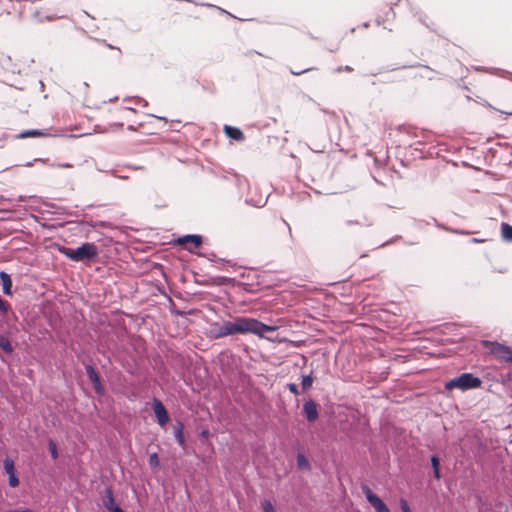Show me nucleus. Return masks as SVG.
Listing matches in <instances>:
<instances>
[{"label": "nucleus", "mask_w": 512, "mask_h": 512, "mask_svg": "<svg viewBox=\"0 0 512 512\" xmlns=\"http://www.w3.org/2000/svg\"><path fill=\"white\" fill-rule=\"evenodd\" d=\"M355 31H356L355 27H351L350 30H349V32H351V33H354Z\"/></svg>", "instance_id": "obj_38"}, {"label": "nucleus", "mask_w": 512, "mask_h": 512, "mask_svg": "<svg viewBox=\"0 0 512 512\" xmlns=\"http://www.w3.org/2000/svg\"><path fill=\"white\" fill-rule=\"evenodd\" d=\"M19 484V480L17 478V476L14 474V475H9V485L11 487H16L18 486Z\"/></svg>", "instance_id": "obj_25"}, {"label": "nucleus", "mask_w": 512, "mask_h": 512, "mask_svg": "<svg viewBox=\"0 0 512 512\" xmlns=\"http://www.w3.org/2000/svg\"><path fill=\"white\" fill-rule=\"evenodd\" d=\"M33 18L39 22L42 23L44 21H53L55 19H58L59 16L53 13H46L42 11H35L33 14Z\"/></svg>", "instance_id": "obj_11"}, {"label": "nucleus", "mask_w": 512, "mask_h": 512, "mask_svg": "<svg viewBox=\"0 0 512 512\" xmlns=\"http://www.w3.org/2000/svg\"><path fill=\"white\" fill-rule=\"evenodd\" d=\"M4 469H5V472L8 475H14L15 474L14 463H13V461L11 459H6L4 461Z\"/></svg>", "instance_id": "obj_20"}, {"label": "nucleus", "mask_w": 512, "mask_h": 512, "mask_svg": "<svg viewBox=\"0 0 512 512\" xmlns=\"http://www.w3.org/2000/svg\"><path fill=\"white\" fill-rule=\"evenodd\" d=\"M473 241H474V242H479L480 240H479V238H476V239H474Z\"/></svg>", "instance_id": "obj_42"}, {"label": "nucleus", "mask_w": 512, "mask_h": 512, "mask_svg": "<svg viewBox=\"0 0 512 512\" xmlns=\"http://www.w3.org/2000/svg\"><path fill=\"white\" fill-rule=\"evenodd\" d=\"M370 27V22L368 21H365L361 24V26H358V28H369Z\"/></svg>", "instance_id": "obj_33"}, {"label": "nucleus", "mask_w": 512, "mask_h": 512, "mask_svg": "<svg viewBox=\"0 0 512 512\" xmlns=\"http://www.w3.org/2000/svg\"><path fill=\"white\" fill-rule=\"evenodd\" d=\"M49 450H50L52 458L56 459L58 457V452H57L56 445L53 441H49Z\"/></svg>", "instance_id": "obj_24"}, {"label": "nucleus", "mask_w": 512, "mask_h": 512, "mask_svg": "<svg viewBox=\"0 0 512 512\" xmlns=\"http://www.w3.org/2000/svg\"><path fill=\"white\" fill-rule=\"evenodd\" d=\"M375 24H376V25H379V24H380V20H379L378 18L375 20Z\"/></svg>", "instance_id": "obj_41"}, {"label": "nucleus", "mask_w": 512, "mask_h": 512, "mask_svg": "<svg viewBox=\"0 0 512 512\" xmlns=\"http://www.w3.org/2000/svg\"><path fill=\"white\" fill-rule=\"evenodd\" d=\"M302 388L303 390H308L312 387L313 377L312 375H306L302 377Z\"/></svg>", "instance_id": "obj_19"}, {"label": "nucleus", "mask_w": 512, "mask_h": 512, "mask_svg": "<svg viewBox=\"0 0 512 512\" xmlns=\"http://www.w3.org/2000/svg\"><path fill=\"white\" fill-rule=\"evenodd\" d=\"M263 512H275L274 506L270 500H264L261 504Z\"/></svg>", "instance_id": "obj_21"}, {"label": "nucleus", "mask_w": 512, "mask_h": 512, "mask_svg": "<svg viewBox=\"0 0 512 512\" xmlns=\"http://www.w3.org/2000/svg\"><path fill=\"white\" fill-rule=\"evenodd\" d=\"M483 344L497 359L512 362V349L510 347L490 341H484Z\"/></svg>", "instance_id": "obj_4"}, {"label": "nucleus", "mask_w": 512, "mask_h": 512, "mask_svg": "<svg viewBox=\"0 0 512 512\" xmlns=\"http://www.w3.org/2000/svg\"><path fill=\"white\" fill-rule=\"evenodd\" d=\"M297 466L299 469L308 470L310 469V463L303 454L297 456Z\"/></svg>", "instance_id": "obj_16"}, {"label": "nucleus", "mask_w": 512, "mask_h": 512, "mask_svg": "<svg viewBox=\"0 0 512 512\" xmlns=\"http://www.w3.org/2000/svg\"><path fill=\"white\" fill-rule=\"evenodd\" d=\"M400 507H401L402 512H411L407 501L404 499L400 500Z\"/></svg>", "instance_id": "obj_28"}, {"label": "nucleus", "mask_w": 512, "mask_h": 512, "mask_svg": "<svg viewBox=\"0 0 512 512\" xmlns=\"http://www.w3.org/2000/svg\"><path fill=\"white\" fill-rule=\"evenodd\" d=\"M344 70H345V71H351L352 69H351L349 66H346V67L344 68Z\"/></svg>", "instance_id": "obj_39"}, {"label": "nucleus", "mask_w": 512, "mask_h": 512, "mask_svg": "<svg viewBox=\"0 0 512 512\" xmlns=\"http://www.w3.org/2000/svg\"><path fill=\"white\" fill-rule=\"evenodd\" d=\"M45 135L44 132L40 130H27L21 133L18 137L19 138H27V137H39Z\"/></svg>", "instance_id": "obj_18"}, {"label": "nucleus", "mask_w": 512, "mask_h": 512, "mask_svg": "<svg viewBox=\"0 0 512 512\" xmlns=\"http://www.w3.org/2000/svg\"><path fill=\"white\" fill-rule=\"evenodd\" d=\"M419 20L426 26V28H430L429 24L422 17H420Z\"/></svg>", "instance_id": "obj_36"}, {"label": "nucleus", "mask_w": 512, "mask_h": 512, "mask_svg": "<svg viewBox=\"0 0 512 512\" xmlns=\"http://www.w3.org/2000/svg\"><path fill=\"white\" fill-rule=\"evenodd\" d=\"M180 245H184L189 252H194L202 244V237L200 235H185L178 239Z\"/></svg>", "instance_id": "obj_6"}, {"label": "nucleus", "mask_w": 512, "mask_h": 512, "mask_svg": "<svg viewBox=\"0 0 512 512\" xmlns=\"http://www.w3.org/2000/svg\"><path fill=\"white\" fill-rule=\"evenodd\" d=\"M431 464H432L433 469L439 468V459L437 456L431 457Z\"/></svg>", "instance_id": "obj_29"}, {"label": "nucleus", "mask_w": 512, "mask_h": 512, "mask_svg": "<svg viewBox=\"0 0 512 512\" xmlns=\"http://www.w3.org/2000/svg\"><path fill=\"white\" fill-rule=\"evenodd\" d=\"M364 493L367 501L371 504L376 512H390L386 504L376 494H374L370 488L365 487Z\"/></svg>", "instance_id": "obj_5"}, {"label": "nucleus", "mask_w": 512, "mask_h": 512, "mask_svg": "<svg viewBox=\"0 0 512 512\" xmlns=\"http://www.w3.org/2000/svg\"><path fill=\"white\" fill-rule=\"evenodd\" d=\"M174 430V436L177 440V442L184 447L185 446V438L183 435V424L181 422H178L173 427Z\"/></svg>", "instance_id": "obj_13"}, {"label": "nucleus", "mask_w": 512, "mask_h": 512, "mask_svg": "<svg viewBox=\"0 0 512 512\" xmlns=\"http://www.w3.org/2000/svg\"><path fill=\"white\" fill-rule=\"evenodd\" d=\"M0 279H1L2 287H3V293L6 295H11L12 294V291H11L12 281H11L10 276L5 272H1Z\"/></svg>", "instance_id": "obj_12"}, {"label": "nucleus", "mask_w": 512, "mask_h": 512, "mask_svg": "<svg viewBox=\"0 0 512 512\" xmlns=\"http://www.w3.org/2000/svg\"><path fill=\"white\" fill-rule=\"evenodd\" d=\"M482 384L480 378L474 376L471 373H463L459 377L453 378L446 382L445 389L453 390L455 388L462 391L479 388Z\"/></svg>", "instance_id": "obj_3"}, {"label": "nucleus", "mask_w": 512, "mask_h": 512, "mask_svg": "<svg viewBox=\"0 0 512 512\" xmlns=\"http://www.w3.org/2000/svg\"><path fill=\"white\" fill-rule=\"evenodd\" d=\"M309 70H310V69H308V68H307V69H304V70L299 71V72L292 71V74H294V75H300L301 73H304V72L309 71Z\"/></svg>", "instance_id": "obj_35"}, {"label": "nucleus", "mask_w": 512, "mask_h": 512, "mask_svg": "<svg viewBox=\"0 0 512 512\" xmlns=\"http://www.w3.org/2000/svg\"><path fill=\"white\" fill-rule=\"evenodd\" d=\"M60 252L70 260L81 262L94 259L98 248L94 243L86 242L76 249L63 247Z\"/></svg>", "instance_id": "obj_2"}, {"label": "nucleus", "mask_w": 512, "mask_h": 512, "mask_svg": "<svg viewBox=\"0 0 512 512\" xmlns=\"http://www.w3.org/2000/svg\"><path fill=\"white\" fill-rule=\"evenodd\" d=\"M508 74L509 73L506 72V71H500V73L498 75L501 76V77H507Z\"/></svg>", "instance_id": "obj_37"}, {"label": "nucleus", "mask_w": 512, "mask_h": 512, "mask_svg": "<svg viewBox=\"0 0 512 512\" xmlns=\"http://www.w3.org/2000/svg\"><path fill=\"white\" fill-rule=\"evenodd\" d=\"M276 326L266 325L254 318L236 317L230 321H224L221 324H214L211 333L215 338H223L234 334L251 333L263 337L267 332H273Z\"/></svg>", "instance_id": "obj_1"}, {"label": "nucleus", "mask_w": 512, "mask_h": 512, "mask_svg": "<svg viewBox=\"0 0 512 512\" xmlns=\"http://www.w3.org/2000/svg\"><path fill=\"white\" fill-rule=\"evenodd\" d=\"M152 408L160 426H165L169 420L168 413L159 399H153Z\"/></svg>", "instance_id": "obj_7"}, {"label": "nucleus", "mask_w": 512, "mask_h": 512, "mask_svg": "<svg viewBox=\"0 0 512 512\" xmlns=\"http://www.w3.org/2000/svg\"><path fill=\"white\" fill-rule=\"evenodd\" d=\"M61 28L70 31L74 28V23L70 19L65 18Z\"/></svg>", "instance_id": "obj_23"}, {"label": "nucleus", "mask_w": 512, "mask_h": 512, "mask_svg": "<svg viewBox=\"0 0 512 512\" xmlns=\"http://www.w3.org/2000/svg\"><path fill=\"white\" fill-rule=\"evenodd\" d=\"M303 410L306 416V419L309 422H314L318 419V410L317 405L313 400H308L303 405Z\"/></svg>", "instance_id": "obj_8"}, {"label": "nucleus", "mask_w": 512, "mask_h": 512, "mask_svg": "<svg viewBox=\"0 0 512 512\" xmlns=\"http://www.w3.org/2000/svg\"><path fill=\"white\" fill-rule=\"evenodd\" d=\"M287 388L289 389V391L291 393H293L294 395H298L299 394V390H298V387L295 383H289L287 384Z\"/></svg>", "instance_id": "obj_27"}, {"label": "nucleus", "mask_w": 512, "mask_h": 512, "mask_svg": "<svg viewBox=\"0 0 512 512\" xmlns=\"http://www.w3.org/2000/svg\"><path fill=\"white\" fill-rule=\"evenodd\" d=\"M218 9H219V11L221 13L226 14L228 17L233 18V19H237L233 14H231L230 12L224 10L223 8L218 7Z\"/></svg>", "instance_id": "obj_30"}, {"label": "nucleus", "mask_w": 512, "mask_h": 512, "mask_svg": "<svg viewBox=\"0 0 512 512\" xmlns=\"http://www.w3.org/2000/svg\"><path fill=\"white\" fill-rule=\"evenodd\" d=\"M104 505L107 509L111 510L113 507H116L114 505V498L113 493L110 489L106 491L105 499H104Z\"/></svg>", "instance_id": "obj_17"}, {"label": "nucleus", "mask_w": 512, "mask_h": 512, "mask_svg": "<svg viewBox=\"0 0 512 512\" xmlns=\"http://www.w3.org/2000/svg\"><path fill=\"white\" fill-rule=\"evenodd\" d=\"M0 349L5 353H11L13 351L12 345L6 336L0 335Z\"/></svg>", "instance_id": "obj_15"}, {"label": "nucleus", "mask_w": 512, "mask_h": 512, "mask_svg": "<svg viewBox=\"0 0 512 512\" xmlns=\"http://www.w3.org/2000/svg\"><path fill=\"white\" fill-rule=\"evenodd\" d=\"M501 235L503 239L512 241V226L507 223L501 224Z\"/></svg>", "instance_id": "obj_14"}, {"label": "nucleus", "mask_w": 512, "mask_h": 512, "mask_svg": "<svg viewBox=\"0 0 512 512\" xmlns=\"http://www.w3.org/2000/svg\"><path fill=\"white\" fill-rule=\"evenodd\" d=\"M434 477L436 479H440V470L439 468L433 469Z\"/></svg>", "instance_id": "obj_32"}, {"label": "nucleus", "mask_w": 512, "mask_h": 512, "mask_svg": "<svg viewBox=\"0 0 512 512\" xmlns=\"http://www.w3.org/2000/svg\"><path fill=\"white\" fill-rule=\"evenodd\" d=\"M224 131L228 137H230L234 140L242 141L244 139L243 132L236 127L225 125Z\"/></svg>", "instance_id": "obj_10"}, {"label": "nucleus", "mask_w": 512, "mask_h": 512, "mask_svg": "<svg viewBox=\"0 0 512 512\" xmlns=\"http://www.w3.org/2000/svg\"><path fill=\"white\" fill-rule=\"evenodd\" d=\"M149 465L152 467V468H156L159 466V458H158V455L156 453H153L149 456Z\"/></svg>", "instance_id": "obj_22"}, {"label": "nucleus", "mask_w": 512, "mask_h": 512, "mask_svg": "<svg viewBox=\"0 0 512 512\" xmlns=\"http://www.w3.org/2000/svg\"><path fill=\"white\" fill-rule=\"evenodd\" d=\"M113 23H114V25L110 26L109 29H111V28H113V29H122L123 26H124L123 21L120 20V19L113 20Z\"/></svg>", "instance_id": "obj_26"}, {"label": "nucleus", "mask_w": 512, "mask_h": 512, "mask_svg": "<svg viewBox=\"0 0 512 512\" xmlns=\"http://www.w3.org/2000/svg\"><path fill=\"white\" fill-rule=\"evenodd\" d=\"M508 114H509V115H512V112H509Z\"/></svg>", "instance_id": "obj_44"}, {"label": "nucleus", "mask_w": 512, "mask_h": 512, "mask_svg": "<svg viewBox=\"0 0 512 512\" xmlns=\"http://www.w3.org/2000/svg\"><path fill=\"white\" fill-rule=\"evenodd\" d=\"M473 241H474V242H479L480 240H479V238H476V239H474Z\"/></svg>", "instance_id": "obj_43"}, {"label": "nucleus", "mask_w": 512, "mask_h": 512, "mask_svg": "<svg viewBox=\"0 0 512 512\" xmlns=\"http://www.w3.org/2000/svg\"><path fill=\"white\" fill-rule=\"evenodd\" d=\"M86 372H87V375H88L90 381L92 382V384L94 386L95 391L98 394H102L104 392V389L101 385L99 375L97 374L95 369L92 366L88 365L86 367Z\"/></svg>", "instance_id": "obj_9"}, {"label": "nucleus", "mask_w": 512, "mask_h": 512, "mask_svg": "<svg viewBox=\"0 0 512 512\" xmlns=\"http://www.w3.org/2000/svg\"><path fill=\"white\" fill-rule=\"evenodd\" d=\"M0 309L3 311V312H6L7 311V305L5 303V301L0 297Z\"/></svg>", "instance_id": "obj_31"}, {"label": "nucleus", "mask_w": 512, "mask_h": 512, "mask_svg": "<svg viewBox=\"0 0 512 512\" xmlns=\"http://www.w3.org/2000/svg\"><path fill=\"white\" fill-rule=\"evenodd\" d=\"M207 434H208V432H207V431H203V432H202V436H204V437H206V436H207Z\"/></svg>", "instance_id": "obj_40"}, {"label": "nucleus", "mask_w": 512, "mask_h": 512, "mask_svg": "<svg viewBox=\"0 0 512 512\" xmlns=\"http://www.w3.org/2000/svg\"><path fill=\"white\" fill-rule=\"evenodd\" d=\"M110 511L111 512H123V510L121 508H119L118 506L113 507Z\"/></svg>", "instance_id": "obj_34"}]
</instances>
